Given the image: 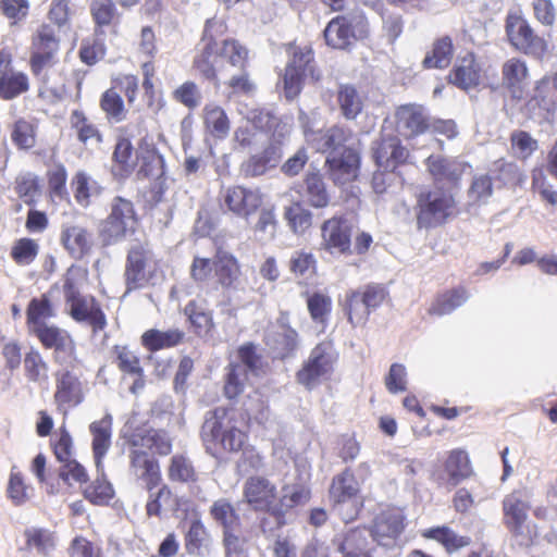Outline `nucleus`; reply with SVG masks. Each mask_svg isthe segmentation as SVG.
Returning <instances> with one entry per match:
<instances>
[{"label": "nucleus", "mask_w": 557, "mask_h": 557, "mask_svg": "<svg viewBox=\"0 0 557 557\" xmlns=\"http://www.w3.org/2000/svg\"><path fill=\"white\" fill-rule=\"evenodd\" d=\"M159 270V261L154 257L148 240L138 242L127 249L124 283L126 293L141 289L150 284Z\"/></svg>", "instance_id": "16"}, {"label": "nucleus", "mask_w": 557, "mask_h": 557, "mask_svg": "<svg viewBox=\"0 0 557 557\" xmlns=\"http://www.w3.org/2000/svg\"><path fill=\"white\" fill-rule=\"evenodd\" d=\"M337 354L331 341H322L310 351L307 360L296 372V381L306 389L311 391L327 380L334 369Z\"/></svg>", "instance_id": "19"}, {"label": "nucleus", "mask_w": 557, "mask_h": 557, "mask_svg": "<svg viewBox=\"0 0 557 557\" xmlns=\"http://www.w3.org/2000/svg\"><path fill=\"white\" fill-rule=\"evenodd\" d=\"M184 341L185 332L181 329H169L166 331L149 329L140 336L143 347L150 352L176 347Z\"/></svg>", "instance_id": "38"}, {"label": "nucleus", "mask_w": 557, "mask_h": 557, "mask_svg": "<svg viewBox=\"0 0 557 557\" xmlns=\"http://www.w3.org/2000/svg\"><path fill=\"white\" fill-rule=\"evenodd\" d=\"M168 478L177 483H196L198 473L193 461L186 455L176 454L169 461Z\"/></svg>", "instance_id": "53"}, {"label": "nucleus", "mask_w": 557, "mask_h": 557, "mask_svg": "<svg viewBox=\"0 0 557 557\" xmlns=\"http://www.w3.org/2000/svg\"><path fill=\"white\" fill-rule=\"evenodd\" d=\"M214 274L225 289L236 288L242 275L240 265L232 255H223L214 260Z\"/></svg>", "instance_id": "47"}, {"label": "nucleus", "mask_w": 557, "mask_h": 557, "mask_svg": "<svg viewBox=\"0 0 557 557\" xmlns=\"http://www.w3.org/2000/svg\"><path fill=\"white\" fill-rule=\"evenodd\" d=\"M65 364L70 368L60 369L54 373L55 387L53 393L57 410L64 416L67 414L70 409L84 403L87 386L83 372L77 369L82 364L81 359L77 357V362H75L67 358L62 366Z\"/></svg>", "instance_id": "15"}, {"label": "nucleus", "mask_w": 557, "mask_h": 557, "mask_svg": "<svg viewBox=\"0 0 557 557\" xmlns=\"http://www.w3.org/2000/svg\"><path fill=\"white\" fill-rule=\"evenodd\" d=\"M387 288L380 283H369L356 289H349L342 302L348 322L354 326H363L372 311L380 308L388 298Z\"/></svg>", "instance_id": "12"}, {"label": "nucleus", "mask_w": 557, "mask_h": 557, "mask_svg": "<svg viewBox=\"0 0 557 557\" xmlns=\"http://www.w3.org/2000/svg\"><path fill=\"white\" fill-rule=\"evenodd\" d=\"M247 380L248 372L243 366L238 363L230 364L224 383L225 397L228 399L238 397L244 392Z\"/></svg>", "instance_id": "64"}, {"label": "nucleus", "mask_w": 557, "mask_h": 557, "mask_svg": "<svg viewBox=\"0 0 557 557\" xmlns=\"http://www.w3.org/2000/svg\"><path fill=\"white\" fill-rule=\"evenodd\" d=\"M139 89L138 76L131 73L113 75L110 87L99 98V107L109 122L120 123L127 116V108L121 96L123 92L126 101L132 106L137 98Z\"/></svg>", "instance_id": "13"}, {"label": "nucleus", "mask_w": 557, "mask_h": 557, "mask_svg": "<svg viewBox=\"0 0 557 557\" xmlns=\"http://www.w3.org/2000/svg\"><path fill=\"white\" fill-rule=\"evenodd\" d=\"M468 297V292L463 286L445 290L436 295L428 312L430 315L449 314L455 309L462 306Z\"/></svg>", "instance_id": "45"}, {"label": "nucleus", "mask_w": 557, "mask_h": 557, "mask_svg": "<svg viewBox=\"0 0 557 557\" xmlns=\"http://www.w3.org/2000/svg\"><path fill=\"white\" fill-rule=\"evenodd\" d=\"M24 374L27 381L40 383L48 380L49 366L39 350L30 348L23 357Z\"/></svg>", "instance_id": "56"}, {"label": "nucleus", "mask_w": 557, "mask_h": 557, "mask_svg": "<svg viewBox=\"0 0 557 557\" xmlns=\"http://www.w3.org/2000/svg\"><path fill=\"white\" fill-rule=\"evenodd\" d=\"M337 102L342 114L347 120L356 119L361 113L363 108L360 95L351 85H341L338 87Z\"/></svg>", "instance_id": "57"}, {"label": "nucleus", "mask_w": 557, "mask_h": 557, "mask_svg": "<svg viewBox=\"0 0 557 557\" xmlns=\"http://www.w3.org/2000/svg\"><path fill=\"white\" fill-rule=\"evenodd\" d=\"M383 125L400 138L411 141L430 133L431 114L421 103H404L394 109Z\"/></svg>", "instance_id": "18"}, {"label": "nucleus", "mask_w": 557, "mask_h": 557, "mask_svg": "<svg viewBox=\"0 0 557 557\" xmlns=\"http://www.w3.org/2000/svg\"><path fill=\"white\" fill-rule=\"evenodd\" d=\"M138 225L139 218L134 203L116 196L112 200L110 213L100 223L99 237L103 245H114L134 235Z\"/></svg>", "instance_id": "14"}, {"label": "nucleus", "mask_w": 557, "mask_h": 557, "mask_svg": "<svg viewBox=\"0 0 557 557\" xmlns=\"http://www.w3.org/2000/svg\"><path fill=\"white\" fill-rule=\"evenodd\" d=\"M454 57V44L450 36L437 38L432 49L426 53L422 61L424 69H446L451 63Z\"/></svg>", "instance_id": "46"}, {"label": "nucleus", "mask_w": 557, "mask_h": 557, "mask_svg": "<svg viewBox=\"0 0 557 557\" xmlns=\"http://www.w3.org/2000/svg\"><path fill=\"white\" fill-rule=\"evenodd\" d=\"M330 180L337 186L355 182L360 174L361 157L357 149L345 148L341 152H330L325 160Z\"/></svg>", "instance_id": "25"}, {"label": "nucleus", "mask_w": 557, "mask_h": 557, "mask_svg": "<svg viewBox=\"0 0 557 557\" xmlns=\"http://www.w3.org/2000/svg\"><path fill=\"white\" fill-rule=\"evenodd\" d=\"M490 173L475 175L468 189V197L473 205H486L493 196L494 186Z\"/></svg>", "instance_id": "63"}, {"label": "nucleus", "mask_w": 557, "mask_h": 557, "mask_svg": "<svg viewBox=\"0 0 557 557\" xmlns=\"http://www.w3.org/2000/svg\"><path fill=\"white\" fill-rule=\"evenodd\" d=\"M55 315L48 294L34 297L26 308V326L45 349L53 350V360L63 364L69 358L77 362V348L71 334L58 325L48 324L46 320Z\"/></svg>", "instance_id": "3"}, {"label": "nucleus", "mask_w": 557, "mask_h": 557, "mask_svg": "<svg viewBox=\"0 0 557 557\" xmlns=\"http://www.w3.org/2000/svg\"><path fill=\"white\" fill-rule=\"evenodd\" d=\"M28 75L13 66V55L7 48L0 50V99L10 101L28 92Z\"/></svg>", "instance_id": "26"}, {"label": "nucleus", "mask_w": 557, "mask_h": 557, "mask_svg": "<svg viewBox=\"0 0 557 557\" xmlns=\"http://www.w3.org/2000/svg\"><path fill=\"white\" fill-rule=\"evenodd\" d=\"M359 487L350 468L344 469L332 479L329 490L330 502H343L347 498H357Z\"/></svg>", "instance_id": "49"}, {"label": "nucleus", "mask_w": 557, "mask_h": 557, "mask_svg": "<svg viewBox=\"0 0 557 557\" xmlns=\"http://www.w3.org/2000/svg\"><path fill=\"white\" fill-rule=\"evenodd\" d=\"M425 540H433L441 544L447 554H453L471 544L469 536L459 535L447 525H437L421 531Z\"/></svg>", "instance_id": "42"}, {"label": "nucleus", "mask_w": 557, "mask_h": 557, "mask_svg": "<svg viewBox=\"0 0 557 557\" xmlns=\"http://www.w3.org/2000/svg\"><path fill=\"white\" fill-rule=\"evenodd\" d=\"M416 199V223L419 230L443 226L458 213L454 195L444 189L422 190Z\"/></svg>", "instance_id": "9"}, {"label": "nucleus", "mask_w": 557, "mask_h": 557, "mask_svg": "<svg viewBox=\"0 0 557 557\" xmlns=\"http://www.w3.org/2000/svg\"><path fill=\"white\" fill-rule=\"evenodd\" d=\"M211 542V535L203 522L199 518L194 519L184 536L186 552L189 555L202 556L210 552Z\"/></svg>", "instance_id": "44"}, {"label": "nucleus", "mask_w": 557, "mask_h": 557, "mask_svg": "<svg viewBox=\"0 0 557 557\" xmlns=\"http://www.w3.org/2000/svg\"><path fill=\"white\" fill-rule=\"evenodd\" d=\"M265 195L260 187L242 184L231 185L220 190L218 202L224 213L248 220L258 213L253 232L268 238H274L278 221L274 206L263 207Z\"/></svg>", "instance_id": "4"}, {"label": "nucleus", "mask_w": 557, "mask_h": 557, "mask_svg": "<svg viewBox=\"0 0 557 557\" xmlns=\"http://www.w3.org/2000/svg\"><path fill=\"white\" fill-rule=\"evenodd\" d=\"M311 491L302 484L285 485L282 494L277 485L265 475L248 476L243 484V502L249 510L264 513L259 521L263 534H273L287 524V515L307 504Z\"/></svg>", "instance_id": "1"}, {"label": "nucleus", "mask_w": 557, "mask_h": 557, "mask_svg": "<svg viewBox=\"0 0 557 557\" xmlns=\"http://www.w3.org/2000/svg\"><path fill=\"white\" fill-rule=\"evenodd\" d=\"M305 197L309 206L324 209L331 203V196L320 173H308L304 180Z\"/></svg>", "instance_id": "48"}, {"label": "nucleus", "mask_w": 557, "mask_h": 557, "mask_svg": "<svg viewBox=\"0 0 557 557\" xmlns=\"http://www.w3.org/2000/svg\"><path fill=\"white\" fill-rule=\"evenodd\" d=\"M88 9L95 35L102 36L107 32L113 35L119 34L122 13L114 0H90Z\"/></svg>", "instance_id": "28"}, {"label": "nucleus", "mask_w": 557, "mask_h": 557, "mask_svg": "<svg viewBox=\"0 0 557 557\" xmlns=\"http://www.w3.org/2000/svg\"><path fill=\"white\" fill-rule=\"evenodd\" d=\"M184 314L195 335L205 337L214 330L213 311L208 308L206 300H189L184 308Z\"/></svg>", "instance_id": "37"}, {"label": "nucleus", "mask_w": 557, "mask_h": 557, "mask_svg": "<svg viewBox=\"0 0 557 557\" xmlns=\"http://www.w3.org/2000/svg\"><path fill=\"white\" fill-rule=\"evenodd\" d=\"M338 550L345 556L372 557L368 530L366 528H354L347 531L338 544Z\"/></svg>", "instance_id": "43"}, {"label": "nucleus", "mask_w": 557, "mask_h": 557, "mask_svg": "<svg viewBox=\"0 0 557 557\" xmlns=\"http://www.w3.org/2000/svg\"><path fill=\"white\" fill-rule=\"evenodd\" d=\"M406 516L400 507L387 505L372 519L368 532L379 545L391 547L404 533Z\"/></svg>", "instance_id": "23"}, {"label": "nucleus", "mask_w": 557, "mask_h": 557, "mask_svg": "<svg viewBox=\"0 0 557 557\" xmlns=\"http://www.w3.org/2000/svg\"><path fill=\"white\" fill-rule=\"evenodd\" d=\"M288 57L283 85L286 99L294 100L301 92L306 78L318 83L322 74L315 65L314 52L310 46L289 45Z\"/></svg>", "instance_id": "11"}, {"label": "nucleus", "mask_w": 557, "mask_h": 557, "mask_svg": "<svg viewBox=\"0 0 557 557\" xmlns=\"http://www.w3.org/2000/svg\"><path fill=\"white\" fill-rule=\"evenodd\" d=\"M92 436L91 449L97 471H103V459L111 447L112 418L106 416L89 425Z\"/></svg>", "instance_id": "36"}, {"label": "nucleus", "mask_w": 557, "mask_h": 557, "mask_svg": "<svg viewBox=\"0 0 557 557\" xmlns=\"http://www.w3.org/2000/svg\"><path fill=\"white\" fill-rule=\"evenodd\" d=\"M250 417L234 408L216 407L210 412L202 430L210 442L223 453L236 454L248 443Z\"/></svg>", "instance_id": "6"}, {"label": "nucleus", "mask_w": 557, "mask_h": 557, "mask_svg": "<svg viewBox=\"0 0 557 557\" xmlns=\"http://www.w3.org/2000/svg\"><path fill=\"white\" fill-rule=\"evenodd\" d=\"M284 218L295 234H305L312 225V213L300 202L286 207Z\"/></svg>", "instance_id": "61"}, {"label": "nucleus", "mask_w": 557, "mask_h": 557, "mask_svg": "<svg viewBox=\"0 0 557 557\" xmlns=\"http://www.w3.org/2000/svg\"><path fill=\"white\" fill-rule=\"evenodd\" d=\"M119 371L123 375L134 377L129 387L132 394H137L145 387V372L141 367L140 358L127 345H114L111 349Z\"/></svg>", "instance_id": "31"}, {"label": "nucleus", "mask_w": 557, "mask_h": 557, "mask_svg": "<svg viewBox=\"0 0 557 557\" xmlns=\"http://www.w3.org/2000/svg\"><path fill=\"white\" fill-rule=\"evenodd\" d=\"M382 125L379 137L372 143L371 158L377 169L398 171L410 162V151L395 133H387Z\"/></svg>", "instance_id": "21"}, {"label": "nucleus", "mask_w": 557, "mask_h": 557, "mask_svg": "<svg viewBox=\"0 0 557 557\" xmlns=\"http://www.w3.org/2000/svg\"><path fill=\"white\" fill-rule=\"evenodd\" d=\"M444 470L447 473L448 483L454 486H457L474 474L470 457L462 448H455L448 451L444 461Z\"/></svg>", "instance_id": "40"}, {"label": "nucleus", "mask_w": 557, "mask_h": 557, "mask_svg": "<svg viewBox=\"0 0 557 557\" xmlns=\"http://www.w3.org/2000/svg\"><path fill=\"white\" fill-rule=\"evenodd\" d=\"M424 163L428 172L435 182H447L453 185L459 184L466 172V168L469 166L467 162L449 159L441 154H430Z\"/></svg>", "instance_id": "33"}, {"label": "nucleus", "mask_w": 557, "mask_h": 557, "mask_svg": "<svg viewBox=\"0 0 557 557\" xmlns=\"http://www.w3.org/2000/svg\"><path fill=\"white\" fill-rule=\"evenodd\" d=\"M60 242L70 256L79 259L89 252L92 235L81 224L67 223L61 228Z\"/></svg>", "instance_id": "35"}, {"label": "nucleus", "mask_w": 557, "mask_h": 557, "mask_svg": "<svg viewBox=\"0 0 557 557\" xmlns=\"http://www.w3.org/2000/svg\"><path fill=\"white\" fill-rule=\"evenodd\" d=\"M60 50L61 39L52 25L42 23L32 34L28 66L32 75L40 83L39 97L51 94L59 100L65 94L64 85L52 88L47 77V72L59 63Z\"/></svg>", "instance_id": "5"}, {"label": "nucleus", "mask_w": 557, "mask_h": 557, "mask_svg": "<svg viewBox=\"0 0 557 557\" xmlns=\"http://www.w3.org/2000/svg\"><path fill=\"white\" fill-rule=\"evenodd\" d=\"M320 249L331 256L349 257L354 252L364 255L371 247L373 239L367 232L355 236V225L344 215L334 214L321 224Z\"/></svg>", "instance_id": "7"}, {"label": "nucleus", "mask_w": 557, "mask_h": 557, "mask_svg": "<svg viewBox=\"0 0 557 557\" xmlns=\"http://www.w3.org/2000/svg\"><path fill=\"white\" fill-rule=\"evenodd\" d=\"M227 23L216 16L208 18L201 36L202 48L195 55L193 67L205 79L219 85L218 69L222 59L219 40L227 34Z\"/></svg>", "instance_id": "10"}, {"label": "nucleus", "mask_w": 557, "mask_h": 557, "mask_svg": "<svg viewBox=\"0 0 557 557\" xmlns=\"http://www.w3.org/2000/svg\"><path fill=\"white\" fill-rule=\"evenodd\" d=\"M48 195L50 199L63 200L67 196V170L61 162L53 163L46 172Z\"/></svg>", "instance_id": "58"}, {"label": "nucleus", "mask_w": 557, "mask_h": 557, "mask_svg": "<svg viewBox=\"0 0 557 557\" xmlns=\"http://www.w3.org/2000/svg\"><path fill=\"white\" fill-rule=\"evenodd\" d=\"M482 69L474 53L460 58L449 73L448 81L462 90L475 88L481 82Z\"/></svg>", "instance_id": "34"}, {"label": "nucleus", "mask_w": 557, "mask_h": 557, "mask_svg": "<svg viewBox=\"0 0 557 557\" xmlns=\"http://www.w3.org/2000/svg\"><path fill=\"white\" fill-rule=\"evenodd\" d=\"M49 444L58 462H65L69 458L73 457L74 441L64 424L58 429L54 435L50 438Z\"/></svg>", "instance_id": "62"}, {"label": "nucleus", "mask_w": 557, "mask_h": 557, "mask_svg": "<svg viewBox=\"0 0 557 557\" xmlns=\"http://www.w3.org/2000/svg\"><path fill=\"white\" fill-rule=\"evenodd\" d=\"M71 127L74 129L77 140L86 145L89 140L100 144L103 136L96 124L82 110H73L70 116Z\"/></svg>", "instance_id": "54"}, {"label": "nucleus", "mask_w": 557, "mask_h": 557, "mask_svg": "<svg viewBox=\"0 0 557 557\" xmlns=\"http://www.w3.org/2000/svg\"><path fill=\"white\" fill-rule=\"evenodd\" d=\"M40 251L37 239L21 237L13 242L10 249V258L18 267H27L35 262Z\"/></svg>", "instance_id": "55"}, {"label": "nucleus", "mask_w": 557, "mask_h": 557, "mask_svg": "<svg viewBox=\"0 0 557 557\" xmlns=\"http://www.w3.org/2000/svg\"><path fill=\"white\" fill-rule=\"evenodd\" d=\"M490 175L497 188L515 189L525 181V175L519 165L505 158H499L492 163Z\"/></svg>", "instance_id": "39"}, {"label": "nucleus", "mask_w": 557, "mask_h": 557, "mask_svg": "<svg viewBox=\"0 0 557 557\" xmlns=\"http://www.w3.org/2000/svg\"><path fill=\"white\" fill-rule=\"evenodd\" d=\"M503 523L509 533L516 539H525L527 542L533 543L537 537L536 530L532 533H525V522L528 520V511L530 505L527 502L521 490H513L507 494L502 502Z\"/></svg>", "instance_id": "24"}, {"label": "nucleus", "mask_w": 557, "mask_h": 557, "mask_svg": "<svg viewBox=\"0 0 557 557\" xmlns=\"http://www.w3.org/2000/svg\"><path fill=\"white\" fill-rule=\"evenodd\" d=\"M222 59L226 60L232 66L244 70L248 65L249 51L238 40L234 38L222 37L219 40Z\"/></svg>", "instance_id": "59"}, {"label": "nucleus", "mask_w": 557, "mask_h": 557, "mask_svg": "<svg viewBox=\"0 0 557 557\" xmlns=\"http://www.w3.org/2000/svg\"><path fill=\"white\" fill-rule=\"evenodd\" d=\"M323 36L331 48L345 50L369 36V23L362 13L337 15L327 23Z\"/></svg>", "instance_id": "20"}, {"label": "nucleus", "mask_w": 557, "mask_h": 557, "mask_svg": "<svg viewBox=\"0 0 557 557\" xmlns=\"http://www.w3.org/2000/svg\"><path fill=\"white\" fill-rule=\"evenodd\" d=\"M127 447L145 449L156 457H166L173 451L174 437L163 428H153L146 422L129 419L122 434Z\"/></svg>", "instance_id": "17"}, {"label": "nucleus", "mask_w": 557, "mask_h": 557, "mask_svg": "<svg viewBox=\"0 0 557 557\" xmlns=\"http://www.w3.org/2000/svg\"><path fill=\"white\" fill-rule=\"evenodd\" d=\"M62 290L69 306V314L75 322L86 323L94 334L106 330L108 320L100 301L92 295L81 293L79 284L71 269L63 277Z\"/></svg>", "instance_id": "8"}, {"label": "nucleus", "mask_w": 557, "mask_h": 557, "mask_svg": "<svg viewBox=\"0 0 557 557\" xmlns=\"http://www.w3.org/2000/svg\"><path fill=\"white\" fill-rule=\"evenodd\" d=\"M101 476L91 482L83 492L84 497L96 506H104L114 497V488L106 479L103 471Z\"/></svg>", "instance_id": "60"}, {"label": "nucleus", "mask_w": 557, "mask_h": 557, "mask_svg": "<svg viewBox=\"0 0 557 557\" xmlns=\"http://www.w3.org/2000/svg\"><path fill=\"white\" fill-rule=\"evenodd\" d=\"M17 197L27 206H35L41 194L40 177L33 172L20 173L13 184Z\"/></svg>", "instance_id": "50"}, {"label": "nucleus", "mask_w": 557, "mask_h": 557, "mask_svg": "<svg viewBox=\"0 0 557 557\" xmlns=\"http://www.w3.org/2000/svg\"><path fill=\"white\" fill-rule=\"evenodd\" d=\"M129 473L141 482L148 492L156 490L162 482L161 466L156 456L145 449L128 447Z\"/></svg>", "instance_id": "27"}, {"label": "nucleus", "mask_w": 557, "mask_h": 557, "mask_svg": "<svg viewBox=\"0 0 557 557\" xmlns=\"http://www.w3.org/2000/svg\"><path fill=\"white\" fill-rule=\"evenodd\" d=\"M509 44L528 55L543 57L547 51L546 40L537 35L530 23L518 14H508L505 22Z\"/></svg>", "instance_id": "22"}, {"label": "nucleus", "mask_w": 557, "mask_h": 557, "mask_svg": "<svg viewBox=\"0 0 557 557\" xmlns=\"http://www.w3.org/2000/svg\"><path fill=\"white\" fill-rule=\"evenodd\" d=\"M273 360L284 361L292 358L299 346V336L295 329L287 323H280L278 330L264 337Z\"/></svg>", "instance_id": "29"}, {"label": "nucleus", "mask_w": 557, "mask_h": 557, "mask_svg": "<svg viewBox=\"0 0 557 557\" xmlns=\"http://www.w3.org/2000/svg\"><path fill=\"white\" fill-rule=\"evenodd\" d=\"M206 132L214 139L223 140L231 129V121L225 110L216 103H208L202 109Z\"/></svg>", "instance_id": "41"}, {"label": "nucleus", "mask_w": 557, "mask_h": 557, "mask_svg": "<svg viewBox=\"0 0 557 557\" xmlns=\"http://www.w3.org/2000/svg\"><path fill=\"white\" fill-rule=\"evenodd\" d=\"M110 172L119 181L134 173L139 180H159L165 174V160L152 137H141L135 147L131 135L119 133L112 147Z\"/></svg>", "instance_id": "2"}, {"label": "nucleus", "mask_w": 557, "mask_h": 557, "mask_svg": "<svg viewBox=\"0 0 557 557\" xmlns=\"http://www.w3.org/2000/svg\"><path fill=\"white\" fill-rule=\"evenodd\" d=\"M38 125L26 119L16 120L11 129V140L18 150L28 151L36 147Z\"/></svg>", "instance_id": "51"}, {"label": "nucleus", "mask_w": 557, "mask_h": 557, "mask_svg": "<svg viewBox=\"0 0 557 557\" xmlns=\"http://www.w3.org/2000/svg\"><path fill=\"white\" fill-rule=\"evenodd\" d=\"M529 67L520 58L512 57L502 65V84L512 99L523 98L529 84Z\"/></svg>", "instance_id": "30"}, {"label": "nucleus", "mask_w": 557, "mask_h": 557, "mask_svg": "<svg viewBox=\"0 0 557 557\" xmlns=\"http://www.w3.org/2000/svg\"><path fill=\"white\" fill-rule=\"evenodd\" d=\"M212 520L222 529L240 528L242 520L234 504L227 498H219L209 509Z\"/></svg>", "instance_id": "52"}, {"label": "nucleus", "mask_w": 557, "mask_h": 557, "mask_svg": "<svg viewBox=\"0 0 557 557\" xmlns=\"http://www.w3.org/2000/svg\"><path fill=\"white\" fill-rule=\"evenodd\" d=\"M282 160L281 147L276 144L265 146L260 152L251 154L240 164V174L245 178L264 175L269 170L278 165Z\"/></svg>", "instance_id": "32"}]
</instances>
